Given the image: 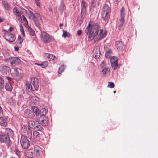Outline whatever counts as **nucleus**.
Returning <instances> with one entry per match:
<instances>
[{"instance_id": "nucleus-1", "label": "nucleus", "mask_w": 158, "mask_h": 158, "mask_svg": "<svg viewBox=\"0 0 158 158\" xmlns=\"http://www.w3.org/2000/svg\"><path fill=\"white\" fill-rule=\"evenodd\" d=\"M99 26L97 23L91 26L89 23L85 30V33L87 35L89 33V38L92 40L98 34L99 30Z\"/></svg>"}, {"instance_id": "nucleus-2", "label": "nucleus", "mask_w": 158, "mask_h": 158, "mask_svg": "<svg viewBox=\"0 0 158 158\" xmlns=\"http://www.w3.org/2000/svg\"><path fill=\"white\" fill-rule=\"evenodd\" d=\"M110 12V8L106 4L104 5L102 12V17L104 21H106L109 18Z\"/></svg>"}, {"instance_id": "nucleus-3", "label": "nucleus", "mask_w": 158, "mask_h": 158, "mask_svg": "<svg viewBox=\"0 0 158 158\" xmlns=\"http://www.w3.org/2000/svg\"><path fill=\"white\" fill-rule=\"evenodd\" d=\"M31 17L32 18L33 21L35 24L39 29L41 28V24L42 23V20L40 15L38 13H36L35 14H31Z\"/></svg>"}, {"instance_id": "nucleus-4", "label": "nucleus", "mask_w": 158, "mask_h": 158, "mask_svg": "<svg viewBox=\"0 0 158 158\" xmlns=\"http://www.w3.org/2000/svg\"><path fill=\"white\" fill-rule=\"evenodd\" d=\"M54 38L50 36L48 33L42 32L41 33V40L44 43H48L54 41Z\"/></svg>"}, {"instance_id": "nucleus-5", "label": "nucleus", "mask_w": 158, "mask_h": 158, "mask_svg": "<svg viewBox=\"0 0 158 158\" xmlns=\"http://www.w3.org/2000/svg\"><path fill=\"white\" fill-rule=\"evenodd\" d=\"M7 61L10 63L12 67H14L15 65L19 64L21 62L20 60L19 57H9L7 59Z\"/></svg>"}, {"instance_id": "nucleus-6", "label": "nucleus", "mask_w": 158, "mask_h": 158, "mask_svg": "<svg viewBox=\"0 0 158 158\" xmlns=\"http://www.w3.org/2000/svg\"><path fill=\"white\" fill-rule=\"evenodd\" d=\"M36 121L43 126H46L48 124V118L45 116H40L37 118Z\"/></svg>"}, {"instance_id": "nucleus-7", "label": "nucleus", "mask_w": 158, "mask_h": 158, "mask_svg": "<svg viewBox=\"0 0 158 158\" xmlns=\"http://www.w3.org/2000/svg\"><path fill=\"white\" fill-rule=\"evenodd\" d=\"M14 135L13 131L9 129H7L5 133H2L1 136L3 138H11L14 137Z\"/></svg>"}, {"instance_id": "nucleus-8", "label": "nucleus", "mask_w": 158, "mask_h": 158, "mask_svg": "<svg viewBox=\"0 0 158 158\" xmlns=\"http://www.w3.org/2000/svg\"><path fill=\"white\" fill-rule=\"evenodd\" d=\"M31 149L35 157L40 156L42 153L41 148L39 146H35L31 147Z\"/></svg>"}, {"instance_id": "nucleus-9", "label": "nucleus", "mask_w": 158, "mask_h": 158, "mask_svg": "<svg viewBox=\"0 0 158 158\" xmlns=\"http://www.w3.org/2000/svg\"><path fill=\"white\" fill-rule=\"evenodd\" d=\"M110 63L113 70L116 69L118 67V59L115 56L111 57Z\"/></svg>"}, {"instance_id": "nucleus-10", "label": "nucleus", "mask_w": 158, "mask_h": 158, "mask_svg": "<svg viewBox=\"0 0 158 158\" xmlns=\"http://www.w3.org/2000/svg\"><path fill=\"white\" fill-rule=\"evenodd\" d=\"M20 143L24 149H27L30 145V143L28 139H21Z\"/></svg>"}, {"instance_id": "nucleus-11", "label": "nucleus", "mask_w": 158, "mask_h": 158, "mask_svg": "<svg viewBox=\"0 0 158 158\" xmlns=\"http://www.w3.org/2000/svg\"><path fill=\"white\" fill-rule=\"evenodd\" d=\"M31 83L32 84L35 90L38 89L39 86V82L37 78L35 77H32L31 78Z\"/></svg>"}, {"instance_id": "nucleus-12", "label": "nucleus", "mask_w": 158, "mask_h": 158, "mask_svg": "<svg viewBox=\"0 0 158 158\" xmlns=\"http://www.w3.org/2000/svg\"><path fill=\"white\" fill-rule=\"evenodd\" d=\"M5 39L7 41L14 42L16 39L15 36L12 34H7L5 35Z\"/></svg>"}, {"instance_id": "nucleus-13", "label": "nucleus", "mask_w": 158, "mask_h": 158, "mask_svg": "<svg viewBox=\"0 0 158 158\" xmlns=\"http://www.w3.org/2000/svg\"><path fill=\"white\" fill-rule=\"evenodd\" d=\"M116 46L117 49L118 50H122L124 48V45L122 41H117L116 42Z\"/></svg>"}, {"instance_id": "nucleus-14", "label": "nucleus", "mask_w": 158, "mask_h": 158, "mask_svg": "<svg viewBox=\"0 0 158 158\" xmlns=\"http://www.w3.org/2000/svg\"><path fill=\"white\" fill-rule=\"evenodd\" d=\"M1 71L3 74L6 75L10 72V69L7 66H3L2 67Z\"/></svg>"}, {"instance_id": "nucleus-15", "label": "nucleus", "mask_w": 158, "mask_h": 158, "mask_svg": "<svg viewBox=\"0 0 158 158\" xmlns=\"http://www.w3.org/2000/svg\"><path fill=\"white\" fill-rule=\"evenodd\" d=\"M107 34V31H105L103 32V31L102 29L100 30L99 35L98 36V40H100L102 39L103 37H105Z\"/></svg>"}, {"instance_id": "nucleus-16", "label": "nucleus", "mask_w": 158, "mask_h": 158, "mask_svg": "<svg viewBox=\"0 0 158 158\" xmlns=\"http://www.w3.org/2000/svg\"><path fill=\"white\" fill-rule=\"evenodd\" d=\"M0 124L3 126H6L7 124V119L5 117H0Z\"/></svg>"}, {"instance_id": "nucleus-17", "label": "nucleus", "mask_w": 158, "mask_h": 158, "mask_svg": "<svg viewBox=\"0 0 158 158\" xmlns=\"http://www.w3.org/2000/svg\"><path fill=\"white\" fill-rule=\"evenodd\" d=\"M105 49L106 50L105 56L107 58H110L112 54L111 50L110 49H108L106 47L105 48Z\"/></svg>"}, {"instance_id": "nucleus-18", "label": "nucleus", "mask_w": 158, "mask_h": 158, "mask_svg": "<svg viewBox=\"0 0 158 158\" xmlns=\"http://www.w3.org/2000/svg\"><path fill=\"white\" fill-rule=\"evenodd\" d=\"M100 55V52L99 49L97 48L93 51V56L96 59L98 58Z\"/></svg>"}, {"instance_id": "nucleus-19", "label": "nucleus", "mask_w": 158, "mask_h": 158, "mask_svg": "<svg viewBox=\"0 0 158 158\" xmlns=\"http://www.w3.org/2000/svg\"><path fill=\"white\" fill-rule=\"evenodd\" d=\"M25 154L26 156L29 158L35 157L31 148L29 150H27Z\"/></svg>"}, {"instance_id": "nucleus-20", "label": "nucleus", "mask_w": 158, "mask_h": 158, "mask_svg": "<svg viewBox=\"0 0 158 158\" xmlns=\"http://www.w3.org/2000/svg\"><path fill=\"white\" fill-rule=\"evenodd\" d=\"M31 101L34 104L38 103L39 102V98L36 96H33L30 98Z\"/></svg>"}, {"instance_id": "nucleus-21", "label": "nucleus", "mask_w": 158, "mask_h": 158, "mask_svg": "<svg viewBox=\"0 0 158 158\" xmlns=\"http://www.w3.org/2000/svg\"><path fill=\"white\" fill-rule=\"evenodd\" d=\"M26 89L29 91H34V89L33 88L31 84L29 82H27L26 84Z\"/></svg>"}, {"instance_id": "nucleus-22", "label": "nucleus", "mask_w": 158, "mask_h": 158, "mask_svg": "<svg viewBox=\"0 0 158 158\" xmlns=\"http://www.w3.org/2000/svg\"><path fill=\"white\" fill-rule=\"evenodd\" d=\"M65 66L63 65H62L59 68L58 71V77H60L61 76V73L64 71L65 69Z\"/></svg>"}, {"instance_id": "nucleus-23", "label": "nucleus", "mask_w": 158, "mask_h": 158, "mask_svg": "<svg viewBox=\"0 0 158 158\" xmlns=\"http://www.w3.org/2000/svg\"><path fill=\"white\" fill-rule=\"evenodd\" d=\"M28 125L31 128L35 129L37 125L33 121H30L28 123Z\"/></svg>"}, {"instance_id": "nucleus-24", "label": "nucleus", "mask_w": 158, "mask_h": 158, "mask_svg": "<svg viewBox=\"0 0 158 158\" xmlns=\"http://www.w3.org/2000/svg\"><path fill=\"white\" fill-rule=\"evenodd\" d=\"M5 89L7 91H11L12 90V87L10 84L7 83L6 84Z\"/></svg>"}, {"instance_id": "nucleus-25", "label": "nucleus", "mask_w": 158, "mask_h": 158, "mask_svg": "<svg viewBox=\"0 0 158 158\" xmlns=\"http://www.w3.org/2000/svg\"><path fill=\"white\" fill-rule=\"evenodd\" d=\"M31 109L37 116L39 115V111L37 107L35 106L32 107Z\"/></svg>"}, {"instance_id": "nucleus-26", "label": "nucleus", "mask_w": 158, "mask_h": 158, "mask_svg": "<svg viewBox=\"0 0 158 158\" xmlns=\"http://www.w3.org/2000/svg\"><path fill=\"white\" fill-rule=\"evenodd\" d=\"M110 69L107 68L103 69L102 71V72L103 74L106 75H109L110 73Z\"/></svg>"}, {"instance_id": "nucleus-27", "label": "nucleus", "mask_w": 158, "mask_h": 158, "mask_svg": "<svg viewBox=\"0 0 158 158\" xmlns=\"http://www.w3.org/2000/svg\"><path fill=\"white\" fill-rule=\"evenodd\" d=\"M47 110L44 107V108H42L40 111L41 115L40 116H45L47 113Z\"/></svg>"}, {"instance_id": "nucleus-28", "label": "nucleus", "mask_w": 158, "mask_h": 158, "mask_svg": "<svg viewBox=\"0 0 158 158\" xmlns=\"http://www.w3.org/2000/svg\"><path fill=\"white\" fill-rule=\"evenodd\" d=\"M3 6L7 10H9L10 8V4L6 1L4 2Z\"/></svg>"}, {"instance_id": "nucleus-29", "label": "nucleus", "mask_w": 158, "mask_h": 158, "mask_svg": "<svg viewBox=\"0 0 158 158\" xmlns=\"http://www.w3.org/2000/svg\"><path fill=\"white\" fill-rule=\"evenodd\" d=\"M47 55L46 59L49 61L53 60L55 57V56L52 54H47Z\"/></svg>"}, {"instance_id": "nucleus-30", "label": "nucleus", "mask_w": 158, "mask_h": 158, "mask_svg": "<svg viewBox=\"0 0 158 158\" xmlns=\"http://www.w3.org/2000/svg\"><path fill=\"white\" fill-rule=\"evenodd\" d=\"M125 10L124 8L123 7H122L120 11L121 19H124L125 18Z\"/></svg>"}, {"instance_id": "nucleus-31", "label": "nucleus", "mask_w": 158, "mask_h": 158, "mask_svg": "<svg viewBox=\"0 0 158 158\" xmlns=\"http://www.w3.org/2000/svg\"><path fill=\"white\" fill-rule=\"evenodd\" d=\"M4 79L0 77V90L2 89L4 87Z\"/></svg>"}, {"instance_id": "nucleus-32", "label": "nucleus", "mask_w": 158, "mask_h": 158, "mask_svg": "<svg viewBox=\"0 0 158 158\" xmlns=\"http://www.w3.org/2000/svg\"><path fill=\"white\" fill-rule=\"evenodd\" d=\"M124 19H121L120 20V22L118 26V29L120 30L121 29V27L123 25L124 23Z\"/></svg>"}, {"instance_id": "nucleus-33", "label": "nucleus", "mask_w": 158, "mask_h": 158, "mask_svg": "<svg viewBox=\"0 0 158 158\" xmlns=\"http://www.w3.org/2000/svg\"><path fill=\"white\" fill-rule=\"evenodd\" d=\"M31 35L32 36H35V34L34 30L31 28L29 27L28 29Z\"/></svg>"}, {"instance_id": "nucleus-34", "label": "nucleus", "mask_w": 158, "mask_h": 158, "mask_svg": "<svg viewBox=\"0 0 158 158\" xmlns=\"http://www.w3.org/2000/svg\"><path fill=\"white\" fill-rule=\"evenodd\" d=\"M63 34L62 35V36L64 37V38H66L67 37H69L70 36V34L66 31L64 30H63Z\"/></svg>"}, {"instance_id": "nucleus-35", "label": "nucleus", "mask_w": 158, "mask_h": 158, "mask_svg": "<svg viewBox=\"0 0 158 158\" xmlns=\"http://www.w3.org/2000/svg\"><path fill=\"white\" fill-rule=\"evenodd\" d=\"M13 12L16 15H17L19 14H20V13L19 12L17 8L15 7L13 9Z\"/></svg>"}, {"instance_id": "nucleus-36", "label": "nucleus", "mask_w": 158, "mask_h": 158, "mask_svg": "<svg viewBox=\"0 0 158 158\" xmlns=\"http://www.w3.org/2000/svg\"><path fill=\"white\" fill-rule=\"evenodd\" d=\"M65 5L62 2L61 3L60 5L59 8L58 10L60 11H62Z\"/></svg>"}, {"instance_id": "nucleus-37", "label": "nucleus", "mask_w": 158, "mask_h": 158, "mask_svg": "<svg viewBox=\"0 0 158 158\" xmlns=\"http://www.w3.org/2000/svg\"><path fill=\"white\" fill-rule=\"evenodd\" d=\"M17 41L18 43L20 45L23 42V39L21 38V36L20 35H19L18 36Z\"/></svg>"}, {"instance_id": "nucleus-38", "label": "nucleus", "mask_w": 158, "mask_h": 158, "mask_svg": "<svg viewBox=\"0 0 158 158\" xmlns=\"http://www.w3.org/2000/svg\"><path fill=\"white\" fill-rule=\"evenodd\" d=\"M20 31L21 32L22 34L23 35V36H25L24 30L23 27L21 24L20 25Z\"/></svg>"}, {"instance_id": "nucleus-39", "label": "nucleus", "mask_w": 158, "mask_h": 158, "mask_svg": "<svg viewBox=\"0 0 158 158\" xmlns=\"http://www.w3.org/2000/svg\"><path fill=\"white\" fill-rule=\"evenodd\" d=\"M10 141V139H0V141L2 142H4L5 143H8Z\"/></svg>"}, {"instance_id": "nucleus-40", "label": "nucleus", "mask_w": 158, "mask_h": 158, "mask_svg": "<svg viewBox=\"0 0 158 158\" xmlns=\"http://www.w3.org/2000/svg\"><path fill=\"white\" fill-rule=\"evenodd\" d=\"M109 85H108V87L110 88H113L114 87V84L112 82H108Z\"/></svg>"}, {"instance_id": "nucleus-41", "label": "nucleus", "mask_w": 158, "mask_h": 158, "mask_svg": "<svg viewBox=\"0 0 158 158\" xmlns=\"http://www.w3.org/2000/svg\"><path fill=\"white\" fill-rule=\"evenodd\" d=\"M20 14H19L18 15H17V19L19 21V22H22V17H21L20 15Z\"/></svg>"}, {"instance_id": "nucleus-42", "label": "nucleus", "mask_w": 158, "mask_h": 158, "mask_svg": "<svg viewBox=\"0 0 158 158\" xmlns=\"http://www.w3.org/2000/svg\"><path fill=\"white\" fill-rule=\"evenodd\" d=\"M101 66L102 68L103 69L105 68H107L106 64L105 63L104 61H103L101 63Z\"/></svg>"}, {"instance_id": "nucleus-43", "label": "nucleus", "mask_w": 158, "mask_h": 158, "mask_svg": "<svg viewBox=\"0 0 158 158\" xmlns=\"http://www.w3.org/2000/svg\"><path fill=\"white\" fill-rule=\"evenodd\" d=\"M39 133L37 131H35L33 133L34 138H35L38 137Z\"/></svg>"}, {"instance_id": "nucleus-44", "label": "nucleus", "mask_w": 158, "mask_h": 158, "mask_svg": "<svg viewBox=\"0 0 158 158\" xmlns=\"http://www.w3.org/2000/svg\"><path fill=\"white\" fill-rule=\"evenodd\" d=\"M14 152L19 157L20 154V152L17 149H15L14 150Z\"/></svg>"}, {"instance_id": "nucleus-45", "label": "nucleus", "mask_w": 158, "mask_h": 158, "mask_svg": "<svg viewBox=\"0 0 158 158\" xmlns=\"http://www.w3.org/2000/svg\"><path fill=\"white\" fill-rule=\"evenodd\" d=\"M36 128H38L37 129L39 131H40L42 129V127L40 125L37 124Z\"/></svg>"}, {"instance_id": "nucleus-46", "label": "nucleus", "mask_w": 158, "mask_h": 158, "mask_svg": "<svg viewBox=\"0 0 158 158\" xmlns=\"http://www.w3.org/2000/svg\"><path fill=\"white\" fill-rule=\"evenodd\" d=\"M22 20H23L24 21H26L27 23H28V22L26 19L25 18V17L24 16V15H22Z\"/></svg>"}, {"instance_id": "nucleus-47", "label": "nucleus", "mask_w": 158, "mask_h": 158, "mask_svg": "<svg viewBox=\"0 0 158 158\" xmlns=\"http://www.w3.org/2000/svg\"><path fill=\"white\" fill-rule=\"evenodd\" d=\"M35 64L36 65H39L40 66H42V68L44 67V66H43V64L42 63V64H39V63H35Z\"/></svg>"}, {"instance_id": "nucleus-48", "label": "nucleus", "mask_w": 158, "mask_h": 158, "mask_svg": "<svg viewBox=\"0 0 158 158\" xmlns=\"http://www.w3.org/2000/svg\"><path fill=\"white\" fill-rule=\"evenodd\" d=\"M82 5L83 6L86 7L87 5V4L85 1H83L82 3Z\"/></svg>"}, {"instance_id": "nucleus-49", "label": "nucleus", "mask_w": 158, "mask_h": 158, "mask_svg": "<svg viewBox=\"0 0 158 158\" xmlns=\"http://www.w3.org/2000/svg\"><path fill=\"white\" fill-rule=\"evenodd\" d=\"M82 33V30L81 29L79 30L77 32V33L78 35H80Z\"/></svg>"}, {"instance_id": "nucleus-50", "label": "nucleus", "mask_w": 158, "mask_h": 158, "mask_svg": "<svg viewBox=\"0 0 158 158\" xmlns=\"http://www.w3.org/2000/svg\"><path fill=\"white\" fill-rule=\"evenodd\" d=\"M5 20L4 18H0V23L4 21Z\"/></svg>"}, {"instance_id": "nucleus-51", "label": "nucleus", "mask_w": 158, "mask_h": 158, "mask_svg": "<svg viewBox=\"0 0 158 158\" xmlns=\"http://www.w3.org/2000/svg\"><path fill=\"white\" fill-rule=\"evenodd\" d=\"M14 49L16 51H18L19 50V48L18 47L15 46Z\"/></svg>"}, {"instance_id": "nucleus-52", "label": "nucleus", "mask_w": 158, "mask_h": 158, "mask_svg": "<svg viewBox=\"0 0 158 158\" xmlns=\"http://www.w3.org/2000/svg\"><path fill=\"white\" fill-rule=\"evenodd\" d=\"M13 29V28L12 27H10L9 30V31H10L11 32V31Z\"/></svg>"}, {"instance_id": "nucleus-53", "label": "nucleus", "mask_w": 158, "mask_h": 158, "mask_svg": "<svg viewBox=\"0 0 158 158\" xmlns=\"http://www.w3.org/2000/svg\"><path fill=\"white\" fill-rule=\"evenodd\" d=\"M23 129L24 130H25L26 129L27 130V127L25 126H23L22 127V130H23ZM24 131H25V130H24Z\"/></svg>"}, {"instance_id": "nucleus-54", "label": "nucleus", "mask_w": 158, "mask_h": 158, "mask_svg": "<svg viewBox=\"0 0 158 158\" xmlns=\"http://www.w3.org/2000/svg\"><path fill=\"white\" fill-rule=\"evenodd\" d=\"M6 78L8 79V80L9 81L11 80L12 79V78L9 77H7Z\"/></svg>"}, {"instance_id": "nucleus-55", "label": "nucleus", "mask_w": 158, "mask_h": 158, "mask_svg": "<svg viewBox=\"0 0 158 158\" xmlns=\"http://www.w3.org/2000/svg\"><path fill=\"white\" fill-rule=\"evenodd\" d=\"M63 25V24L62 23H61L60 24V25H59V26L60 27H61Z\"/></svg>"}, {"instance_id": "nucleus-56", "label": "nucleus", "mask_w": 158, "mask_h": 158, "mask_svg": "<svg viewBox=\"0 0 158 158\" xmlns=\"http://www.w3.org/2000/svg\"><path fill=\"white\" fill-rule=\"evenodd\" d=\"M49 10H50V11H52V9L51 8H49Z\"/></svg>"}, {"instance_id": "nucleus-57", "label": "nucleus", "mask_w": 158, "mask_h": 158, "mask_svg": "<svg viewBox=\"0 0 158 158\" xmlns=\"http://www.w3.org/2000/svg\"><path fill=\"white\" fill-rule=\"evenodd\" d=\"M44 63H45V64L47 65V62H45Z\"/></svg>"}, {"instance_id": "nucleus-58", "label": "nucleus", "mask_w": 158, "mask_h": 158, "mask_svg": "<svg viewBox=\"0 0 158 158\" xmlns=\"http://www.w3.org/2000/svg\"><path fill=\"white\" fill-rule=\"evenodd\" d=\"M29 133V134L30 135H31V132H29V133Z\"/></svg>"}, {"instance_id": "nucleus-59", "label": "nucleus", "mask_w": 158, "mask_h": 158, "mask_svg": "<svg viewBox=\"0 0 158 158\" xmlns=\"http://www.w3.org/2000/svg\"><path fill=\"white\" fill-rule=\"evenodd\" d=\"M36 4H37V5L38 6V5H39V4H38V2H37Z\"/></svg>"}, {"instance_id": "nucleus-60", "label": "nucleus", "mask_w": 158, "mask_h": 158, "mask_svg": "<svg viewBox=\"0 0 158 158\" xmlns=\"http://www.w3.org/2000/svg\"><path fill=\"white\" fill-rule=\"evenodd\" d=\"M27 111H29V112H30V111H31L30 110H27Z\"/></svg>"}, {"instance_id": "nucleus-61", "label": "nucleus", "mask_w": 158, "mask_h": 158, "mask_svg": "<svg viewBox=\"0 0 158 158\" xmlns=\"http://www.w3.org/2000/svg\"><path fill=\"white\" fill-rule=\"evenodd\" d=\"M39 0H35V1L37 2V1H39Z\"/></svg>"}, {"instance_id": "nucleus-62", "label": "nucleus", "mask_w": 158, "mask_h": 158, "mask_svg": "<svg viewBox=\"0 0 158 158\" xmlns=\"http://www.w3.org/2000/svg\"><path fill=\"white\" fill-rule=\"evenodd\" d=\"M116 92V91H114V93H115Z\"/></svg>"}, {"instance_id": "nucleus-63", "label": "nucleus", "mask_w": 158, "mask_h": 158, "mask_svg": "<svg viewBox=\"0 0 158 158\" xmlns=\"http://www.w3.org/2000/svg\"><path fill=\"white\" fill-rule=\"evenodd\" d=\"M23 136H21V138H23Z\"/></svg>"}, {"instance_id": "nucleus-64", "label": "nucleus", "mask_w": 158, "mask_h": 158, "mask_svg": "<svg viewBox=\"0 0 158 158\" xmlns=\"http://www.w3.org/2000/svg\"><path fill=\"white\" fill-rule=\"evenodd\" d=\"M30 137V138H32V137Z\"/></svg>"}]
</instances>
